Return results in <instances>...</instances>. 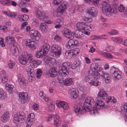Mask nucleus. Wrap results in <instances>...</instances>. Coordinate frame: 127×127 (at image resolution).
Here are the masks:
<instances>
[{
    "mask_svg": "<svg viewBox=\"0 0 127 127\" xmlns=\"http://www.w3.org/2000/svg\"><path fill=\"white\" fill-rule=\"evenodd\" d=\"M28 94L27 93L22 92L19 94L20 100L22 103H24L28 100Z\"/></svg>",
    "mask_w": 127,
    "mask_h": 127,
    "instance_id": "9d476101",
    "label": "nucleus"
},
{
    "mask_svg": "<svg viewBox=\"0 0 127 127\" xmlns=\"http://www.w3.org/2000/svg\"><path fill=\"white\" fill-rule=\"evenodd\" d=\"M28 24V23L27 22H24L21 25V29H23Z\"/></svg>",
    "mask_w": 127,
    "mask_h": 127,
    "instance_id": "69168bd1",
    "label": "nucleus"
},
{
    "mask_svg": "<svg viewBox=\"0 0 127 127\" xmlns=\"http://www.w3.org/2000/svg\"><path fill=\"white\" fill-rule=\"evenodd\" d=\"M49 110L51 112L53 111L55 109L54 104L53 103H51L49 106Z\"/></svg>",
    "mask_w": 127,
    "mask_h": 127,
    "instance_id": "5fc2aeb1",
    "label": "nucleus"
},
{
    "mask_svg": "<svg viewBox=\"0 0 127 127\" xmlns=\"http://www.w3.org/2000/svg\"><path fill=\"white\" fill-rule=\"evenodd\" d=\"M46 55L44 52L40 49L37 51L35 55V56L37 58H42L43 56Z\"/></svg>",
    "mask_w": 127,
    "mask_h": 127,
    "instance_id": "7c9ffc66",
    "label": "nucleus"
},
{
    "mask_svg": "<svg viewBox=\"0 0 127 127\" xmlns=\"http://www.w3.org/2000/svg\"><path fill=\"white\" fill-rule=\"evenodd\" d=\"M95 71H93L90 70H89L88 71L89 74L92 75L93 76V78L98 79V78L101 76V74L98 71L95 72Z\"/></svg>",
    "mask_w": 127,
    "mask_h": 127,
    "instance_id": "5701e85b",
    "label": "nucleus"
},
{
    "mask_svg": "<svg viewBox=\"0 0 127 127\" xmlns=\"http://www.w3.org/2000/svg\"><path fill=\"white\" fill-rule=\"evenodd\" d=\"M18 81L20 82L21 84H25L26 83V80L21 74H19L18 76Z\"/></svg>",
    "mask_w": 127,
    "mask_h": 127,
    "instance_id": "c85d7f7f",
    "label": "nucleus"
},
{
    "mask_svg": "<svg viewBox=\"0 0 127 127\" xmlns=\"http://www.w3.org/2000/svg\"><path fill=\"white\" fill-rule=\"evenodd\" d=\"M37 31L34 30H30L29 32V33L31 36L32 37L33 36L35 33H36Z\"/></svg>",
    "mask_w": 127,
    "mask_h": 127,
    "instance_id": "bf43d9fd",
    "label": "nucleus"
},
{
    "mask_svg": "<svg viewBox=\"0 0 127 127\" xmlns=\"http://www.w3.org/2000/svg\"><path fill=\"white\" fill-rule=\"evenodd\" d=\"M26 58L28 62L30 63V65L32 67L36 68L37 65H39L41 63L40 60H35L34 57L31 54L27 55Z\"/></svg>",
    "mask_w": 127,
    "mask_h": 127,
    "instance_id": "20e7f679",
    "label": "nucleus"
},
{
    "mask_svg": "<svg viewBox=\"0 0 127 127\" xmlns=\"http://www.w3.org/2000/svg\"><path fill=\"white\" fill-rule=\"evenodd\" d=\"M103 69L102 68L98 66L97 69H96V70L97 71L99 72V73L101 74L103 73Z\"/></svg>",
    "mask_w": 127,
    "mask_h": 127,
    "instance_id": "e2e57ef3",
    "label": "nucleus"
},
{
    "mask_svg": "<svg viewBox=\"0 0 127 127\" xmlns=\"http://www.w3.org/2000/svg\"><path fill=\"white\" fill-rule=\"evenodd\" d=\"M12 54L15 56L19 54L18 49L17 47L14 48L12 49Z\"/></svg>",
    "mask_w": 127,
    "mask_h": 127,
    "instance_id": "a18cd8bd",
    "label": "nucleus"
},
{
    "mask_svg": "<svg viewBox=\"0 0 127 127\" xmlns=\"http://www.w3.org/2000/svg\"><path fill=\"white\" fill-rule=\"evenodd\" d=\"M94 101L93 99L90 97L86 98L84 102L83 106H81L79 107H77L74 110L75 112L78 115L82 114L85 112L90 111L89 108L90 107L94 105Z\"/></svg>",
    "mask_w": 127,
    "mask_h": 127,
    "instance_id": "f257e3e1",
    "label": "nucleus"
},
{
    "mask_svg": "<svg viewBox=\"0 0 127 127\" xmlns=\"http://www.w3.org/2000/svg\"><path fill=\"white\" fill-rule=\"evenodd\" d=\"M69 93L71 95V98H75L77 97L78 95L74 89L70 90L69 91Z\"/></svg>",
    "mask_w": 127,
    "mask_h": 127,
    "instance_id": "c756f323",
    "label": "nucleus"
},
{
    "mask_svg": "<svg viewBox=\"0 0 127 127\" xmlns=\"http://www.w3.org/2000/svg\"><path fill=\"white\" fill-rule=\"evenodd\" d=\"M67 3L66 1L63 2L60 5L58 9V12L59 13H63L64 12V10L66 9Z\"/></svg>",
    "mask_w": 127,
    "mask_h": 127,
    "instance_id": "f3484780",
    "label": "nucleus"
},
{
    "mask_svg": "<svg viewBox=\"0 0 127 127\" xmlns=\"http://www.w3.org/2000/svg\"><path fill=\"white\" fill-rule=\"evenodd\" d=\"M78 54V52L77 51H67L65 52V55L67 58L70 59L72 57H75L77 54Z\"/></svg>",
    "mask_w": 127,
    "mask_h": 127,
    "instance_id": "4468645a",
    "label": "nucleus"
},
{
    "mask_svg": "<svg viewBox=\"0 0 127 127\" xmlns=\"http://www.w3.org/2000/svg\"><path fill=\"white\" fill-rule=\"evenodd\" d=\"M121 109L125 112H127V103L124 104L123 106L122 107Z\"/></svg>",
    "mask_w": 127,
    "mask_h": 127,
    "instance_id": "4d7b16f0",
    "label": "nucleus"
},
{
    "mask_svg": "<svg viewBox=\"0 0 127 127\" xmlns=\"http://www.w3.org/2000/svg\"><path fill=\"white\" fill-rule=\"evenodd\" d=\"M35 13L36 14L37 18L40 21H42L47 18L45 13L42 11L39 10H37L35 11Z\"/></svg>",
    "mask_w": 127,
    "mask_h": 127,
    "instance_id": "1a4fd4ad",
    "label": "nucleus"
},
{
    "mask_svg": "<svg viewBox=\"0 0 127 127\" xmlns=\"http://www.w3.org/2000/svg\"><path fill=\"white\" fill-rule=\"evenodd\" d=\"M26 46H28L31 49H35L36 48V43L33 41H32L30 39H28L25 42Z\"/></svg>",
    "mask_w": 127,
    "mask_h": 127,
    "instance_id": "ddd939ff",
    "label": "nucleus"
},
{
    "mask_svg": "<svg viewBox=\"0 0 127 127\" xmlns=\"http://www.w3.org/2000/svg\"><path fill=\"white\" fill-rule=\"evenodd\" d=\"M42 72L40 69H38L36 73V77L38 78H40L42 74Z\"/></svg>",
    "mask_w": 127,
    "mask_h": 127,
    "instance_id": "c03bdc74",
    "label": "nucleus"
},
{
    "mask_svg": "<svg viewBox=\"0 0 127 127\" xmlns=\"http://www.w3.org/2000/svg\"><path fill=\"white\" fill-rule=\"evenodd\" d=\"M85 2L89 3L91 2L95 6H96L98 4L99 0H93L92 1L91 0H84Z\"/></svg>",
    "mask_w": 127,
    "mask_h": 127,
    "instance_id": "c9c22d12",
    "label": "nucleus"
},
{
    "mask_svg": "<svg viewBox=\"0 0 127 127\" xmlns=\"http://www.w3.org/2000/svg\"><path fill=\"white\" fill-rule=\"evenodd\" d=\"M82 32L81 31L77 30L75 32V36L78 38H80L82 36Z\"/></svg>",
    "mask_w": 127,
    "mask_h": 127,
    "instance_id": "79ce46f5",
    "label": "nucleus"
},
{
    "mask_svg": "<svg viewBox=\"0 0 127 127\" xmlns=\"http://www.w3.org/2000/svg\"><path fill=\"white\" fill-rule=\"evenodd\" d=\"M90 84L91 85L96 86L100 85L101 82L98 81V79L95 78L91 81Z\"/></svg>",
    "mask_w": 127,
    "mask_h": 127,
    "instance_id": "a878e982",
    "label": "nucleus"
},
{
    "mask_svg": "<svg viewBox=\"0 0 127 127\" xmlns=\"http://www.w3.org/2000/svg\"><path fill=\"white\" fill-rule=\"evenodd\" d=\"M108 33L109 35H116L118 33V32L116 30H113L108 32Z\"/></svg>",
    "mask_w": 127,
    "mask_h": 127,
    "instance_id": "6e6d98bb",
    "label": "nucleus"
},
{
    "mask_svg": "<svg viewBox=\"0 0 127 127\" xmlns=\"http://www.w3.org/2000/svg\"><path fill=\"white\" fill-rule=\"evenodd\" d=\"M97 10L94 7L89 8L88 10V13L91 15L92 17H95L97 15Z\"/></svg>",
    "mask_w": 127,
    "mask_h": 127,
    "instance_id": "6ab92c4d",
    "label": "nucleus"
},
{
    "mask_svg": "<svg viewBox=\"0 0 127 127\" xmlns=\"http://www.w3.org/2000/svg\"><path fill=\"white\" fill-rule=\"evenodd\" d=\"M77 29L79 30H87L86 26L85 25L84 23H79L76 25Z\"/></svg>",
    "mask_w": 127,
    "mask_h": 127,
    "instance_id": "412c9836",
    "label": "nucleus"
},
{
    "mask_svg": "<svg viewBox=\"0 0 127 127\" xmlns=\"http://www.w3.org/2000/svg\"><path fill=\"white\" fill-rule=\"evenodd\" d=\"M47 26L44 23L41 24L40 25L39 29L42 32H44L46 31Z\"/></svg>",
    "mask_w": 127,
    "mask_h": 127,
    "instance_id": "e433bc0d",
    "label": "nucleus"
},
{
    "mask_svg": "<svg viewBox=\"0 0 127 127\" xmlns=\"http://www.w3.org/2000/svg\"><path fill=\"white\" fill-rule=\"evenodd\" d=\"M50 48L49 45L48 44H45L40 49L46 55L48 52Z\"/></svg>",
    "mask_w": 127,
    "mask_h": 127,
    "instance_id": "b1692460",
    "label": "nucleus"
},
{
    "mask_svg": "<svg viewBox=\"0 0 127 127\" xmlns=\"http://www.w3.org/2000/svg\"><path fill=\"white\" fill-rule=\"evenodd\" d=\"M69 65L66 63H63L61 66L59 67V71H58L59 76L60 77H64L68 73L69 71Z\"/></svg>",
    "mask_w": 127,
    "mask_h": 127,
    "instance_id": "7ed1b4c3",
    "label": "nucleus"
},
{
    "mask_svg": "<svg viewBox=\"0 0 127 127\" xmlns=\"http://www.w3.org/2000/svg\"><path fill=\"white\" fill-rule=\"evenodd\" d=\"M0 30H1L3 32L7 30V27L6 26H0Z\"/></svg>",
    "mask_w": 127,
    "mask_h": 127,
    "instance_id": "0e129e2a",
    "label": "nucleus"
},
{
    "mask_svg": "<svg viewBox=\"0 0 127 127\" xmlns=\"http://www.w3.org/2000/svg\"><path fill=\"white\" fill-rule=\"evenodd\" d=\"M28 94L27 93L22 92L19 94L20 100L22 103H24L28 100Z\"/></svg>",
    "mask_w": 127,
    "mask_h": 127,
    "instance_id": "9b49d317",
    "label": "nucleus"
},
{
    "mask_svg": "<svg viewBox=\"0 0 127 127\" xmlns=\"http://www.w3.org/2000/svg\"><path fill=\"white\" fill-rule=\"evenodd\" d=\"M63 0H53V4L54 5H58L60 4Z\"/></svg>",
    "mask_w": 127,
    "mask_h": 127,
    "instance_id": "864d4df0",
    "label": "nucleus"
},
{
    "mask_svg": "<svg viewBox=\"0 0 127 127\" xmlns=\"http://www.w3.org/2000/svg\"><path fill=\"white\" fill-rule=\"evenodd\" d=\"M9 114L8 112H6L1 116V121L3 122H6L9 118Z\"/></svg>",
    "mask_w": 127,
    "mask_h": 127,
    "instance_id": "4be33fe9",
    "label": "nucleus"
},
{
    "mask_svg": "<svg viewBox=\"0 0 127 127\" xmlns=\"http://www.w3.org/2000/svg\"><path fill=\"white\" fill-rule=\"evenodd\" d=\"M56 104L59 107H62L64 110H67L69 108L67 104L65 102L57 101L56 102Z\"/></svg>",
    "mask_w": 127,
    "mask_h": 127,
    "instance_id": "2eb2a0df",
    "label": "nucleus"
},
{
    "mask_svg": "<svg viewBox=\"0 0 127 127\" xmlns=\"http://www.w3.org/2000/svg\"><path fill=\"white\" fill-rule=\"evenodd\" d=\"M32 73H30V76H29V78L28 79V81L30 82H31L34 79V77L32 76L31 75Z\"/></svg>",
    "mask_w": 127,
    "mask_h": 127,
    "instance_id": "774afa93",
    "label": "nucleus"
},
{
    "mask_svg": "<svg viewBox=\"0 0 127 127\" xmlns=\"http://www.w3.org/2000/svg\"><path fill=\"white\" fill-rule=\"evenodd\" d=\"M104 102H102L100 100H97L95 104V106L93 107V109L95 110L96 109H99L100 108L103 107L104 106Z\"/></svg>",
    "mask_w": 127,
    "mask_h": 127,
    "instance_id": "a211bd4d",
    "label": "nucleus"
},
{
    "mask_svg": "<svg viewBox=\"0 0 127 127\" xmlns=\"http://www.w3.org/2000/svg\"><path fill=\"white\" fill-rule=\"evenodd\" d=\"M10 2H11V0H3V1H0L1 4L4 5H8L10 4Z\"/></svg>",
    "mask_w": 127,
    "mask_h": 127,
    "instance_id": "09e8293b",
    "label": "nucleus"
},
{
    "mask_svg": "<svg viewBox=\"0 0 127 127\" xmlns=\"http://www.w3.org/2000/svg\"><path fill=\"white\" fill-rule=\"evenodd\" d=\"M49 76L51 77H54L57 75L58 72L56 68L54 67H53L50 68L49 71Z\"/></svg>",
    "mask_w": 127,
    "mask_h": 127,
    "instance_id": "aec40b11",
    "label": "nucleus"
},
{
    "mask_svg": "<svg viewBox=\"0 0 127 127\" xmlns=\"http://www.w3.org/2000/svg\"><path fill=\"white\" fill-rule=\"evenodd\" d=\"M63 35L66 38L70 39L71 38H73V35L71 31L69 30L65 29L62 31Z\"/></svg>",
    "mask_w": 127,
    "mask_h": 127,
    "instance_id": "dca6fc26",
    "label": "nucleus"
},
{
    "mask_svg": "<svg viewBox=\"0 0 127 127\" xmlns=\"http://www.w3.org/2000/svg\"><path fill=\"white\" fill-rule=\"evenodd\" d=\"M75 62L76 64V66H79L80 63V62L78 58L76 59L75 61Z\"/></svg>",
    "mask_w": 127,
    "mask_h": 127,
    "instance_id": "338daca9",
    "label": "nucleus"
},
{
    "mask_svg": "<svg viewBox=\"0 0 127 127\" xmlns=\"http://www.w3.org/2000/svg\"><path fill=\"white\" fill-rule=\"evenodd\" d=\"M39 25V23L38 20L35 19H33L32 23V26L35 27L38 26Z\"/></svg>",
    "mask_w": 127,
    "mask_h": 127,
    "instance_id": "de8ad7c7",
    "label": "nucleus"
},
{
    "mask_svg": "<svg viewBox=\"0 0 127 127\" xmlns=\"http://www.w3.org/2000/svg\"><path fill=\"white\" fill-rule=\"evenodd\" d=\"M6 94V93L0 90V99H3Z\"/></svg>",
    "mask_w": 127,
    "mask_h": 127,
    "instance_id": "3c124183",
    "label": "nucleus"
},
{
    "mask_svg": "<svg viewBox=\"0 0 127 127\" xmlns=\"http://www.w3.org/2000/svg\"><path fill=\"white\" fill-rule=\"evenodd\" d=\"M113 41L119 44L122 41V39L121 37H116L112 38Z\"/></svg>",
    "mask_w": 127,
    "mask_h": 127,
    "instance_id": "37998d69",
    "label": "nucleus"
},
{
    "mask_svg": "<svg viewBox=\"0 0 127 127\" xmlns=\"http://www.w3.org/2000/svg\"><path fill=\"white\" fill-rule=\"evenodd\" d=\"M0 76L2 79V82L4 83L6 82L8 80V77L5 74L3 73L0 74Z\"/></svg>",
    "mask_w": 127,
    "mask_h": 127,
    "instance_id": "473e14b6",
    "label": "nucleus"
},
{
    "mask_svg": "<svg viewBox=\"0 0 127 127\" xmlns=\"http://www.w3.org/2000/svg\"><path fill=\"white\" fill-rule=\"evenodd\" d=\"M102 54L106 58L109 59H111L112 58L113 56L111 54L109 53L106 52H102Z\"/></svg>",
    "mask_w": 127,
    "mask_h": 127,
    "instance_id": "a19ab883",
    "label": "nucleus"
},
{
    "mask_svg": "<svg viewBox=\"0 0 127 127\" xmlns=\"http://www.w3.org/2000/svg\"><path fill=\"white\" fill-rule=\"evenodd\" d=\"M118 69L112 67L110 70V73L112 77L117 79H119L121 77V75L119 73Z\"/></svg>",
    "mask_w": 127,
    "mask_h": 127,
    "instance_id": "6e6552de",
    "label": "nucleus"
},
{
    "mask_svg": "<svg viewBox=\"0 0 127 127\" xmlns=\"http://www.w3.org/2000/svg\"><path fill=\"white\" fill-rule=\"evenodd\" d=\"M38 105L35 103H34L32 106V108L35 110H37L38 108Z\"/></svg>",
    "mask_w": 127,
    "mask_h": 127,
    "instance_id": "680f3d73",
    "label": "nucleus"
},
{
    "mask_svg": "<svg viewBox=\"0 0 127 127\" xmlns=\"http://www.w3.org/2000/svg\"><path fill=\"white\" fill-rule=\"evenodd\" d=\"M6 94V93L0 90V99H3Z\"/></svg>",
    "mask_w": 127,
    "mask_h": 127,
    "instance_id": "603ef678",
    "label": "nucleus"
},
{
    "mask_svg": "<svg viewBox=\"0 0 127 127\" xmlns=\"http://www.w3.org/2000/svg\"><path fill=\"white\" fill-rule=\"evenodd\" d=\"M98 66L97 64L96 63H92L91 64L89 70H91L93 71H95L97 69Z\"/></svg>",
    "mask_w": 127,
    "mask_h": 127,
    "instance_id": "72a5a7b5",
    "label": "nucleus"
},
{
    "mask_svg": "<svg viewBox=\"0 0 127 127\" xmlns=\"http://www.w3.org/2000/svg\"><path fill=\"white\" fill-rule=\"evenodd\" d=\"M40 37V33L37 31L35 33L34 35L32 36L36 41H38L39 40Z\"/></svg>",
    "mask_w": 127,
    "mask_h": 127,
    "instance_id": "4c0bfd02",
    "label": "nucleus"
},
{
    "mask_svg": "<svg viewBox=\"0 0 127 127\" xmlns=\"http://www.w3.org/2000/svg\"><path fill=\"white\" fill-rule=\"evenodd\" d=\"M51 49L52 52H53L57 57H59L61 54L62 49L59 45L56 44L52 46Z\"/></svg>",
    "mask_w": 127,
    "mask_h": 127,
    "instance_id": "39448f33",
    "label": "nucleus"
},
{
    "mask_svg": "<svg viewBox=\"0 0 127 127\" xmlns=\"http://www.w3.org/2000/svg\"><path fill=\"white\" fill-rule=\"evenodd\" d=\"M101 76L104 79V80L106 83H108L110 82V77L109 74L103 72L101 74Z\"/></svg>",
    "mask_w": 127,
    "mask_h": 127,
    "instance_id": "393cba45",
    "label": "nucleus"
},
{
    "mask_svg": "<svg viewBox=\"0 0 127 127\" xmlns=\"http://www.w3.org/2000/svg\"><path fill=\"white\" fill-rule=\"evenodd\" d=\"M117 8L118 10L120 12H123L125 9V8L123 5L120 4L119 6H118Z\"/></svg>",
    "mask_w": 127,
    "mask_h": 127,
    "instance_id": "8fccbe9b",
    "label": "nucleus"
},
{
    "mask_svg": "<svg viewBox=\"0 0 127 127\" xmlns=\"http://www.w3.org/2000/svg\"><path fill=\"white\" fill-rule=\"evenodd\" d=\"M22 20L23 21H25L27 20L29 18V16L28 15H22Z\"/></svg>",
    "mask_w": 127,
    "mask_h": 127,
    "instance_id": "13d9d810",
    "label": "nucleus"
},
{
    "mask_svg": "<svg viewBox=\"0 0 127 127\" xmlns=\"http://www.w3.org/2000/svg\"><path fill=\"white\" fill-rule=\"evenodd\" d=\"M13 86L6 84L5 86V88L6 90L10 93H12L13 92Z\"/></svg>",
    "mask_w": 127,
    "mask_h": 127,
    "instance_id": "f704fd0d",
    "label": "nucleus"
},
{
    "mask_svg": "<svg viewBox=\"0 0 127 127\" xmlns=\"http://www.w3.org/2000/svg\"><path fill=\"white\" fill-rule=\"evenodd\" d=\"M31 54L26 53L24 56L20 55L19 57V63L22 65H25L28 62L26 56Z\"/></svg>",
    "mask_w": 127,
    "mask_h": 127,
    "instance_id": "f8f14e48",
    "label": "nucleus"
},
{
    "mask_svg": "<svg viewBox=\"0 0 127 127\" xmlns=\"http://www.w3.org/2000/svg\"><path fill=\"white\" fill-rule=\"evenodd\" d=\"M32 114L33 115V114L31 113V115L29 114L28 116L27 119L26 121V123H28V124H30L31 122L32 121V118L31 117V115Z\"/></svg>",
    "mask_w": 127,
    "mask_h": 127,
    "instance_id": "49530a36",
    "label": "nucleus"
},
{
    "mask_svg": "<svg viewBox=\"0 0 127 127\" xmlns=\"http://www.w3.org/2000/svg\"><path fill=\"white\" fill-rule=\"evenodd\" d=\"M25 115L22 111H20L19 113H17L14 116V123L19 122L24 120L25 117Z\"/></svg>",
    "mask_w": 127,
    "mask_h": 127,
    "instance_id": "423d86ee",
    "label": "nucleus"
},
{
    "mask_svg": "<svg viewBox=\"0 0 127 127\" xmlns=\"http://www.w3.org/2000/svg\"><path fill=\"white\" fill-rule=\"evenodd\" d=\"M54 124L56 127H58L61 121L59 119V117L58 115H55L54 117Z\"/></svg>",
    "mask_w": 127,
    "mask_h": 127,
    "instance_id": "cd10ccee",
    "label": "nucleus"
},
{
    "mask_svg": "<svg viewBox=\"0 0 127 127\" xmlns=\"http://www.w3.org/2000/svg\"><path fill=\"white\" fill-rule=\"evenodd\" d=\"M40 37V33L37 31L35 33L34 35L32 36L36 41H38L39 40Z\"/></svg>",
    "mask_w": 127,
    "mask_h": 127,
    "instance_id": "58836bf2",
    "label": "nucleus"
},
{
    "mask_svg": "<svg viewBox=\"0 0 127 127\" xmlns=\"http://www.w3.org/2000/svg\"><path fill=\"white\" fill-rule=\"evenodd\" d=\"M72 79L71 78H68L65 79L64 84L65 85L69 86L72 83Z\"/></svg>",
    "mask_w": 127,
    "mask_h": 127,
    "instance_id": "ea45409f",
    "label": "nucleus"
},
{
    "mask_svg": "<svg viewBox=\"0 0 127 127\" xmlns=\"http://www.w3.org/2000/svg\"><path fill=\"white\" fill-rule=\"evenodd\" d=\"M79 42L76 40L71 39L66 44L67 47L68 49L72 48L79 45Z\"/></svg>",
    "mask_w": 127,
    "mask_h": 127,
    "instance_id": "0eeeda50",
    "label": "nucleus"
},
{
    "mask_svg": "<svg viewBox=\"0 0 127 127\" xmlns=\"http://www.w3.org/2000/svg\"><path fill=\"white\" fill-rule=\"evenodd\" d=\"M15 65V63H9L8 65V67L10 69L13 68V67Z\"/></svg>",
    "mask_w": 127,
    "mask_h": 127,
    "instance_id": "052dcab7",
    "label": "nucleus"
},
{
    "mask_svg": "<svg viewBox=\"0 0 127 127\" xmlns=\"http://www.w3.org/2000/svg\"><path fill=\"white\" fill-rule=\"evenodd\" d=\"M97 95L98 96H99L100 97L103 98L104 97H106L107 94L105 91L102 89L99 91Z\"/></svg>",
    "mask_w": 127,
    "mask_h": 127,
    "instance_id": "2f4dec72",
    "label": "nucleus"
},
{
    "mask_svg": "<svg viewBox=\"0 0 127 127\" xmlns=\"http://www.w3.org/2000/svg\"><path fill=\"white\" fill-rule=\"evenodd\" d=\"M102 12L106 16H108L113 13H115L116 11L114 9L111 8L109 4L106 1L102 2Z\"/></svg>",
    "mask_w": 127,
    "mask_h": 127,
    "instance_id": "f03ea898",
    "label": "nucleus"
},
{
    "mask_svg": "<svg viewBox=\"0 0 127 127\" xmlns=\"http://www.w3.org/2000/svg\"><path fill=\"white\" fill-rule=\"evenodd\" d=\"M5 39L6 42L9 44H12L13 45L14 43H15V40L13 37H7Z\"/></svg>",
    "mask_w": 127,
    "mask_h": 127,
    "instance_id": "bb28decb",
    "label": "nucleus"
}]
</instances>
